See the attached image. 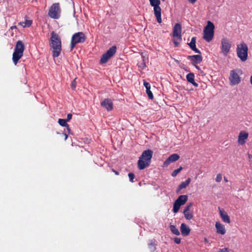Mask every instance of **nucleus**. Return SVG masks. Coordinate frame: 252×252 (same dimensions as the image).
Returning <instances> with one entry per match:
<instances>
[{
	"label": "nucleus",
	"instance_id": "obj_41",
	"mask_svg": "<svg viewBox=\"0 0 252 252\" xmlns=\"http://www.w3.org/2000/svg\"><path fill=\"white\" fill-rule=\"evenodd\" d=\"M64 136H65V138H64V139H65V140H66V139H67V135L66 133H64Z\"/></svg>",
	"mask_w": 252,
	"mask_h": 252
},
{
	"label": "nucleus",
	"instance_id": "obj_21",
	"mask_svg": "<svg viewBox=\"0 0 252 252\" xmlns=\"http://www.w3.org/2000/svg\"><path fill=\"white\" fill-rule=\"evenodd\" d=\"M219 211L220 217L222 220L225 222L229 223L230 222V220L227 213L224 210L220 209V208H219Z\"/></svg>",
	"mask_w": 252,
	"mask_h": 252
},
{
	"label": "nucleus",
	"instance_id": "obj_2",
	"mask_svg": "<svg viewBox=\"0 0 252 252\" xmlns=\"http://www.w3.org/2000/svg\"><path fill=\"white\" fill-rule=\"evenodd\" d=\"M153 154V151L150 149L143 152L138 161V167L139 169L143 170L149 166Z\"/></svg>",
	"mask_w": 252,
	"mask_h": 252
},
{
	"label": "nucleus",
	"instance_id": "obj_1",
	"mask_svg": "<svg viewBox=\"0 0 252 252\" xmlns=\"http://www.w3.org/2000/svg\"><path fill=\"white\" fill-rule=\"evenodd\" d=\"M50 45L52 48L53 57H58L62 50L61 40L59 35L54 32L51 33Z\"/></svg>",
	"mask_w": 252,
	"mask_h": 252
},
{
	"label": "nucleus",
	"instance_id": "obj_31",
	"mask_svg": "<svg viewBox=\"0 0 252 252\" xmlns=\"http://www.w3.org/2000/svg\"><path fill=\"white\" fill-rule=\"evenodd\" d=\"M222 179V176L221 174H218L216 178V181L217 182H220Z\"/></svg>",
	"mask_w": 252,
	"mask_h": 252
},
{
	"label": "nucleus",
	"instance_id": "obj_20",
	"mask_svg": "<svg viewBox=\"0 0 252 252\" xmlns=\"http://www.w3.org/2000/svg\"><path fill=\"white\" fill-rule=\"evenodd\" d=\"M181 232L184 236H187L189 235L190 229L189 227L185 223H182L180 227Z\"/></svg>",
	"mask_w": 252,
	"mask_h": 252
},
{
	"label": "nucleus",
	"instance_id": "obj_19",
	"mask_svg": "<svg viewBox=\"0 0 252 252\" xmlns=\"http://www.w3.org/2000/svg\"><path fill=\"white\" fill-rule=\"evenodd\" d=\"M215 227L218 234L224 235L226 233L224 225L220 222L217 221L216 222Z\"/></svg>",
	"mask_w": 252,
	"mask_h": 252
},
{
	"label": "nucleus",
	"instance_id": "obj_36",
	"mask_svg": "<svg viewBox=\"0 0 252 252\" xmlns=\"http://www.w3.org/2000/svg\"><path fill=\"white\" fill-rule=\"evenodd\" d=\"M191 49L196 53H199V54L201 53L200 51L198 49L196 48V46Z\"/></svg>",
	"mask_w": 252,
	"mask_h": 252
},
{
	"label": "nucleus",
	"instance_id": "obj_24",
	"mask_svg": "<svg viewBox=\"0 0 252 252\" xmlns=\"http://www.w3.org/2000/svg\"><path fill=\"white\" fill-rule=\"evenodd\" d=\"M67 121L65 119H59L58 120L59 124L62 126H65L66 127L67 130L68 131V132H70V128L68 126V125L66 123Z\"/></svg>",
	"mask_w": 252,
	"mask_h": 252
},
{
	"label": "nucleus",
	"instance_id": "obj_5",
	"mask_svg": "<svg viewBox=\"0 0 252 252\" xmlns=\"http://www.w3.org/2000/svg\"><path fill=\"white\" fill-rule=\"evenodd\" d=\"M248 48L246 44L244 42L237 45L236 53L238 57L242 62H245L248 58Z\"/></svg>",
	"mask_w": 252,
	"mask_h": 252
},
{
	"label": "nucleus",
	"instance_id": "obj_23",
	"mask_svg": "<svg viewBox=\"0 0 252 252\" xmlns=\"http://www.w3.org/2000/svg\"><path fill=\"white\" fill-rule=\"evenodd\" d=\"M190 179H187L185 182H182L178 187L177 192H179L181 189L186 188L190 183Z\"/></svg>",
	"mask_w": 252,
	"mask_h": 252
},
{
	"label": "nucleus",
	"instance_id": "obj_35",
	"mask_svg": "<svg viewBox=\"0 0 252 252\" xmlns=\"http://www.w3.org/2000/svg\"><path fill=\"white\" fill-rule=\"evenodd\" d=\"M174 241L176 244H179L181 243V239L176 237L174 239Z\"/></svg>",
	"mask_w": 252,
	"mask_h": 252
},
{
	"label": "nucleus",
	"instance_id": "obj_38",
	"mask_svg": "<svg viewBox=\"0 0 252 252\" xmlns=\"http://www.w3.org/2000/svg\"><path fill=\"white\" fill-rule=\"evenodd\" d=\"M219 252H228L227 249L226 248L220 249Z\"/></svg>",
	"mask_w": 252,
	"mask_h": 252
},
{
	"label": "nucleus",
	"instance_id": "obj_46",
	"mask_svg": "<svg viewBox=\"0 0 252 252\" xmlns=\"http://www.w3.org/2000/svg\"><path fill=\"white\" fill-rule=\"evenodd\" d=\"M162 1H164L165 0H162Z\"/></svg>",
	"mask_w": 252,
	"mask_h": 252
},
{
	"label": "nucleus",
	"instance_id": "obj_43",
	"mask_svg": "<svg viewBox=\"0 0 252 252\" xmlns=\"http://www.w3.org/2000/svg\"><path fill=\"white\" fill-rule=\"evenodd\" d=\"M249 158H252V156L251 155H249Z\"/></svg>",
	"mask_w": 252,
	"mask_h": 252
},
{
	"label": "nucleus",
	"instance_id": "obj_22",
	"mask_svg": "<svg viewBox=\"0 0 252 252\" xmlns=\"http://www.w3.org/2000/svg\"><path fill=\"white\" fill-rule=\"evenodd\" d=\"M186 78L187 81L192 84L194 86L198 87V84L194 81V75L192 73H189L187 75Z\"/></svg>",
	"mask_w": 252,
	"mask_h": 252
},
{
	"label": "nucleus",
	"instance_id": "obj_4",
	"mask_svg": "<svg viewBox=\"0 0 252 252\" xmlns=\"http://www.w3.org/2000/svg\"><path fill=\"white\" fill-rule=\"evenodd\" d=\"M24 49L25 47L23 43L20 40L18 41L12 57V60L15 65L23 56Z\"/></svg>",
	"mask_w": 252,
	"mask_h": 252
},
{
	"label": "nucleus",
	"instance_id": "obj_17",
	"mask_svg": "<svg viewBox=\"0 0 252 252\" xmlns=\"http://www.w3.org/2000/svg\"><path fill=\"white\" fill-rule=\"evenodd\" d=\"M101 106L105 108L108 111H111L113 108V104L109 99H105L101 102Z\"/></svg>",
	"mask_w": 252,
	"mask_h": 252
},
{
	"label": "nucleus",
	"instance_id": "obj_14",
	"mask_svg": "<svg viewBox=\"0 0 252 252\" xmlns=\"http://www.w3.org/2000/svg\"><path fill=\"white\" fill-rule=\"evenodd\" d=\"M249 136V134L248 132L241 131L239 134L238 138V143L239 145H243L245 143L246 141L247 140Z\"/></svg>",
	"mask_w": 252,
	"mask_h": 252
},
{
	"label": "nucleus",
	"instance_id": "obj_25",
	"mask_svg": "<svg viewBox=\"0 0 252 252\" xmlns=\"http://www.w3.org/2000/svg\"><path fill=\"white\" fill-rule=\"evenodd\" d=\"M32 22L31 20H26L24 22H21L19 23V25L21 26L22 27H29L32 24Z\"/></svg>",
	"mask_w": 252,
	"mask_h": 252
},
{
	"label": "nucleus",
	"instance_id": "obj_29",
	"mask_svg": "<svg viewBox=\"0 0 252 252\" xmlns=\"http://www.w3.org/2000/svg\"><path fill=\"white\" fill-rule=\"evenodd\" d=\"M146 93L148 96V97L150 99H153L154 96H153V94L152 92L151 91L150 89H148V90H146Z\"/></svg>",
	"mask_w": 252,
	"mask_h": 252
},
{
	"label": "nucleus",
	"instance_id": "obj_10",
	"mask_svg": "<svg viewBox=\"0 0 252 252\" xmlns=\"http://www.w3.org/2000/svg\"><path fill=\"white\" fill-rule=\"evenodd\" d=\"M231 48V42L227 38H223L220 41V52L224 56H226L229 53Z\"/></svg>",
	"mask_w": 252,
	"mask_h": 252
},
{
	"label": "nucleus",
	"instance_id": "obj_12",
	"mask_svg": "<svg viewBox=\"0 0 252 252\" xmlns=\"http://www.w3.org/2000/svg\"><path fill=\"white\" fill-rule=\"evenodd\" d=\"M85 41V34L82 32H78L74 34L71 38V49H72L75 45L79 43H83Z\"/></svg>",
	"mask_w": 252,
	"mask_h": 252
},
{
	"label": "nucleus",
	"instance_id": "obj_28",
	"mask_svg": "<svg viewBox=\"0 0 252 252\" xmlns=\"http://www.w3.org/2000/svg\"><path fill=\"white\" fill-rule=\"evenodd\" d=\"M182 169V167H180V168L175 170L172 173L171 175L173 177H175Z\"/></svg>",
	"mask_w": 252,
	"mask_h": 252
},
{
	"label": "nucleus",
	"instance_id": "obj_6",
	"mask_svg": "<svg viewBox=\"0 0 252 252\" xmlns=\"http://www.w3.org/2000/svg\"><path fill=\"white\" fill-rule=\"evenodd\" d=\"M242 71L239 69L231 70L229 77V84L231 86H235L239 84L241 82L240 75Z\"/></svg>",
	"mask_w": 252,
	"mask_h": 252
},
{
	"label": "nucleus",
	"instance_id": "obj_33",
	"mask_svg": "<svg viewBox=\"0 0 252 252\" xmlns=\"http://www.w3.org/2000/svg\"><path fill=\"white\" fill-rule=\"evenodd\" d=\"M76 78H75L71 83V87L72 88V89L73 90H74L75 88H76Z\"/></svg>",
	"mask_w": 252,
	"mask_h": 252
},
{
	"label": "nucleus",
	"instance_id": "obj_45",
	"mask_svg": "<svg viewBox=\"0 0 252 252\" xmlns=\"http://www.w3.org/2000/svg\"><path fill=\"white\" fill-rule=\"evenodd\" d=\"M15 28H16V27H12L11 28V29H15Z\"/></svg>",
	"mask_w": 252,
	"mask_h": 252
},
{
	"label": "nucleus",
	"instance_id": "obj_30",
	"mask_svg": "<svg viewBox=\"0 0 252 252\" xmlns=\"http://www.w3.org/2000/svg\"><path fill=\"white\" fill-rule=\"evenodd\" d=\"M128 176L129 179V181L133 183L134 182L133 179L134 178V175L132 173H128Z\"/></svg>",
	"mask_w": 252,
	"mask_h": 252
},
{
	"label": "nucleus",
	"instance_id": "obj_16",
	"mask_svg": "<svg viewBox=\"0 0 252 252\" xmlns=\"http://www.w3.org/2000/svg\"><path fill=\"white\" fill-rule=\"evenodd\" d=\"M180 158V157L178 155L176 154H174L170 156L168 158L165 160L163 163V166L165 167H167L168 165H169L171 162H175L178 160Z\"/></svg>",
	"mask_w": 252,
	"mask_h": 252
},
{
	"label": "nucleus",
	"instance_id": "obj_3",
	"mask_svg": "<svg viewBox=\"0 0 252 252\" xmlns=\"http://www.w3.org/2000/svg\"><path fill=\"white\" fill-rule=\"evenodd\" d=\"M214 24L208 21L203 30V39L207 42H210L213 39L214 35Z\"/></svg>",
	"mask_w": 252,
	"mask_h": 252
},
{
	"label": "nucleus",
	"instance_id": "obj_8",
	"mask_svg": "<svg viewBox=\"0 0 252 252\" xmlns=\"http://www.w3.org/2000/svg\"><path fill=\"white\" fill-rule=\"evenodd\" d=\"M181 25L177 23L175 25L173 30V42L176 47L178 46L182 40Z\"/></svg>",
	"mask_w": 252,
	"mask_h": 252
},
{
	"label": "nucleus",
	"instance_id": "obj_7",
	"mask_svg": "<svg viewBox=\"0 0 252 252\" xmlns=\"http://www.w3.org/2000/svg\"><path fill=\"white\" fill-rule=\"evenodd\" d=\"M150 3L154 8V12L157 22L160 24L162 22L161 17V9L159 6L160 1L159 0H149Z\"/></svg>",
	"mask_w": 252,
	"mask_h": 252
},
{
	"label": "nucleus",
	"instance_id": "obj_39",
	"mask_svg": "<svg viewBox=\"0 0 252 252\" xmlns=\"http://www.w3.org/2000/svg\"><path fill=\"white\" fill-rule=\"evenodd\" d=\"M191 3H194L197 0H188Z\"/></svg>",
	"mask_w": 252,
	"mask_h": 252
},
{
	"label": "nucleus",
	"instance_id": "obj_27",
	"mask_svg": "<svg viewBox=\"0 0 252 252\" xmlns=\"http://www.w3.org/2000/svg\"><path fill=\"white\" fill-rule=\"evenodd\" d=\"M195 43H196V37H192L190 42L189 44V45L191 49H193V48H194L196 46Z\"/></svg>",
	"mask_w": 252,
	"mask_h": 252
},
{
	"label": "nucleus",
	"instance_id": "obj_9",
	"mask_svg": "<svg viewBox=\"0 0 252 252\" xmlns=\"http://www.w3.org/2000/svg\"><path fill=\"white\" fill-rule=\"evenodd\" d=\"M61 9L59 3H53L49 8L48 16L54 19H59L61 17Z\"/></svg>",
	"mask_w": 252,
	"mask_h": 252
},
{
	"label": "nucleus",
	"instance_id": "obj_42",
	"mask_svg": "<svg viewBox=\"0 0 252 252\" xmlns=\"http://www.w3.org/2000/svg\"><path fill=\"white\" fill-rule=\"evenodd\" d=\"M194 66H195V67H196L197 69H199V67L198 66L196 65V64H195V65H194Z\"/></svg>",
	"mask_w": 252,
	"mask_h": 252
},
{
	"label": "nucleus",
	"instance_id": "obj_44",
	"mask_svg": "<svg viewBox=\"0 0 252 252\" xmlns=\"http://www.w3.org/2000/svg\"><path fill=\"white\" fill-rule=\"evenodd\" d=\"M224 181H225V182H227V181H227V179H226V178H225V177L224 178Z\"/></svg>",
	"mask_w": 252,
	"mask_h": 252
},
{
	"label": "nucleus",
	"instance_id": "obj_11",
	"mask_svg": "<svg viewBox=\"0 0 252 252\" xmlns=\"http://www.w3.org/2000/svg\"><path fill=\"white\" fill-rule=\"evenodd\" d=\"M188 199V196L186 195H181L179 196L173 204V212L174 213H177L181 206L186 203Z\"/></svg>",
	"mask_w": 252,
	"mask_h": 252
},
{
	"label": "nucleus",
	"instance_id": "obj_13",
	"mask_svg": "<svg viewBox=\"0 0 252 252\" xmlns=\"http://www.w3.org/2000/svg\"><path fill=\"white\" fill-rule=\"evenodd\" d=\"M116 52V47L115 46L111 47L105 54L102 55L100 59V63H106L115 54Z\"/></svg>",
	"mask_w": 252,
	"mask_h": 252
},
{
	"label": "nucleus",
	"instance_id": "obj_34",
	"mask_svg": "<svg viewBox=\"0 0 252 252\" xmlns=\"http://www.w3.org/2000/svg\"><path fill=\"white\" fill-rule=\"evenodd\" d=\"M155 244L153 242H152L151 243L149 244V248L152 251H154L155 249Z\"/></svg>",
	"mask_w": 252,
	"mask_h": 252
},
{
	"label": "nucleus",
	"instance_id": "obj_37",
	"mask_svg": "<svg viewBox=\"0 0 252 252\" xmlns=\"http://www.w3.org/2000/svg\"><path fill=\"white\" fill-rule=\"evenodd\" d=\"M72 114H68L67 115V119L66 120L67 122L69 121L72 118Z\"/></svg>",
	"mask_w": 252,
	"mask_h": 252
},
{
	"label": "nucleus",
	"instance_id": "obj_18",
	"mask_svg": "<svg viewBox=\"0 0 252 252\" xmlns=\"http://www.w3.org/2000/svg\"><path fill=\"white\" fill-rule=\"evenodd\" d=\"M188 59L191 61L193 65H195V64L200 63L202 60V58L200 55L189 56Z\"/></svg>",
	"mask_w": 252,
	"mask_h": 252
},
{
	"label": "nucleus",
	"instance_id": "obj_40",
	"mask_svg": "<svg viewBox=\"0 0 252 252\" xmlns=\"http://www.w3.org/2000/svg\"><path fill=\"white\" fill-rule=\"evenodd\" d=\"M113 172L115 173L116 175H119V173L118 171L113 170Z\"/></svg>",
	"mask_w": 252,
	"mask_h": 252
},
{
	"label": "nucleus",
	"instance_id": "obj_26",
	"mask_svg": "<svg viewBox=\"0 0 252 252\" xmlns=\"http://www.w3.org/2000/svg\"><path fill=\"white\" fill-rule=\"evenodd\" d=\"M170 229L171 231L176 235H179L180 233L178 230V229L174 225H170Z\"/></svg>",
	"mask_w": 252,
	"mask_h": 252
},
{
	"label": "nucleus",
	"instance_id": "obj_32",
	"mask_svg": "<svg viewBox=\"0 0 252 252\" xmlns=\"http://www.w3.org/2000/svg\"><path fill=\"white\" fill-rule=\"evenodd\" d=\"M143 84L145 87L146 88V90L151 89V85L149 83L146 82L145 81H144Z\"/></svg>",
	"mask_w": 252,
	"mask_h": 252
},
{
	"label": "nucleus",
	"instance_id": "obj_15",
	"mask_svg": "<svg viewBox=\"0 0 252 252\" xmlns=\"http://www.w3.org/2000/svg\"><path fill=\"white\" fill-rule=\"evenodd\" d=\"M192 205V203H190L187 205L183 211V214L184 215L185 218L187 220H190L193 218V213L190 211V208L191 207Z\"/></svg>",
	"mask_w": 252,
	"mask_h": 252
}]
</instances>
